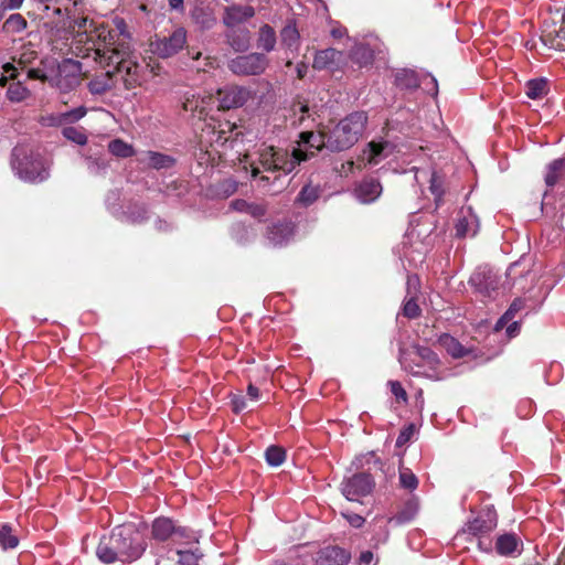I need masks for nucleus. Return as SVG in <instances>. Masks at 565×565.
I'll return each mask as SVG.
<instances>
[{
	"instance_id": "obj_39",
	"label": "nucleus",
	"mask_w": 565,
	"mask_h": 565,
	"mask_svg": "<svg viewBox=\"0 0 565 565\" xmlns=\"http://www.w3.org/2000/svg\"><path fill=\"white\" fill-rule=\"evenodd\" d=\"M19 545V537L13 533L10 525L3 524L0 527V546L2 550H12Z\"/></svg>"
},
{
	"instance_id": "obj_21",
	"label": "nucleus",
	"mask_w": 565,
	"mask_h": 565,
	"mask_svg": "<svg viewBox=\"0 0 565 565\" xmlns=\"http://www.w3.org/2000/svg\"><path fill=\"white\" fill-rule=\"evenodd\" d=\"M231 206L233 207V210L241 212V213H246L258 221H262L267 215V212H268L267 203L248 202L243 199L234 200L231 203Z\"/></svg>"
},
{
	"instance_id": "obj_62",
	"label": "nucleus",
	"mask_w": 565,
	"mask_h": 565,
	"mask_svg": "<svg viewBox=\"0 0 565 565\" xmlns=\"http://www.w3.org/2000/svg\"><path fill=\"white\" fill-rule=\"evenodd\" d=\"M2 70H3V71H2V73H1V74L7 75V77H8V78L13 79V78H15V77H17V75H18V70H17V67H15L13 64H11V63H6V64L2 66Z\"/></svg>"
},
{
	"instance_id": "obj_13",
	"label": "nucleus",
	"mask_w": 565,
	"mask_h": 565,
	"mask_svg": "<svg viewBox=\"0 0 565 565\" xmlns=\"http://www.w3.org/2000/svg\"><path fill=\"white\" fill-rule=\"evenodd\" d=\"M469 284L482 296L491 297L499 287V277L488 267H478L470 276Z\"/></svg>"
},
{
	"instance_id": "obj_16",
	"label": "nucleus",
	"mask_w": 565,
	"mask_h": 565,
	"mask_svg": "<svg viewBox=\"0 0 565 565\" xmlns=\"http://www.w3.org/2000/svg\"><path fill=\"white\" fill-rule=\"evenodd\" d=\"M351 554L335 545H330L321 548L316 557L315 563L316 565H345L350 562Z\"/></svg>"
},
{
	"instance_id": "obj_45",
	"label": "nucleus",
	"mask_w": 565,
	"mask_h": 565,
	"mask_svg": "<svg viewBox=\"0 0 565 565\" xmlns=\"http://www.w3.org/2000/svg\"><path fill=\"white\" fill-rule=\"evenodd\" d=\"M30 92L21 83H13L8 87L7 97L11 102H22L29 96Z\"/></svg>"
},
{
	"instance_id": "obj_8",
	"label": "nucleus",
	"mask_w": 565,
	"mask_h": 565,
	"mask_svg": "<svg viewBox=\"0 0 565 565\" xmlns=\"http://www.w3.org/2000/svg\"><path fill=\"white\" fill-rule=\"evenodd\" d=\"M269 64L263 53L237 55L227 62V68L237 76H257L265 72Z\"/></svg>"
},
{
	"instance_id": "obj_63",
	"label": "nucleus",
	"mask_w": 565,
	"mask_h": 565,
	"mask_svg": "<svg viewBox=\"0 0 565 565\" xmlns=\"http://www.w3.org/2000/svg\"><path fill=\"white\" fill-rule=\"evenodd\" d=\"M247 395L249 397L250 401H258L259 397H260V391L258 387H256L255 385H253L252 383L247 386Z\"/></svg>"
},
{
	"instance_id": "obj_59",
	"label": "nucleus",
	"mask_w": 565,
	"mask_h": 565,
	"mask_svg": "<svg viewBox=\"0 0 565 565\" xmlns=\"http://www.w3.org/2000/svg\"><path fill=\"white\" fill-rule=\"evenodd\" d=\"M26 76L30 79H39L41 82H46L49 79L45 72L39 67L29 68L26 72Z\"/></svg>"
},
{
	"instance_id": "obj_54",
	"label": "nucleus",
	"mask_w": 565,
	"mask_h": 565,
	"mask_svg": "<svg viewBox=\"0 0 565 565\" xmlns=\"http://www.w3.org/2000/svg\"><path fill=\"white\" fill-rule=\"evenodd\" d=\"M341 515L348 521V523L351 526L355 529L361 527L365 522V519L362 515L350 511L342 512Z\"/></svg>"
},
{
	"instance_id": "obj_56",
	"label": "nucleus",
	"mask_w": 565,
	"mask_h": 565,
	"mask_svg": "<svg viewBox=\"0 0 565 565\" xmlns=\"http://www.w3.org/2000/svg\"><path fill=\"white\" fill-rule=\"evenodd\" d=\"M77 26H78V30H83L85 33H88L87 34V44H92V42L89 41V35H90V32L94 30V29H90L92 26H96L94 25V21L93 20H89L88 18H81L77 22H76Z\"/></svg>"
},
{
	"instance_id": "obj_58",
	"label": "nucleus",
	"mask_w": 565,
	"mask_h": 565,
	"mask_svg": "<svg viewBox=\"0 0 565 565\" xmlns=\"http://www.w3.org/2000/svg\"><path fill=\"white\" fill-rule=\"evenodd\" d=\"M377 561L372 551H363L358 559L359 565H376Z\"/></svg>"
},
{
	"instance_id": "obj_23",
	"label": "nucleus",
	"mask_w": 565,
	"mask_h": 565,
	"mask_svg": "<svg viewBox=\"0 0 565 565\" xmlns=\"http://www.w3.org/2000/svg\"><path fill=\"white\" fill-rule=\"evenodd\" d=\"M292 235V225L288 222H278L267 227V239L274 246H280Z\"/></svg>"
},
{
	"instance_id": "obj_42",
	"label": "nucleus",
	"mask_w": 565,
	"mask_h": 565,
	"mask_svg": "<svg viewBox=\"0 0 565 565\" xmlns=\"http://www.w3.org/2000/svg\"><path fill=\"white\" fill-rule=\"evenodd\" d=\"M399 486L408 491H414L418 487V478L413 473L409 468L399 467Z\"/></svg>"
},
{
	"instance_id": "obj_49",
	"label": "nucleus",
	"mask_w": 565,
	"mask_h": 565,
	"mask_svg": "<svg viewBox=\"0 0 565 565\" xmlns=\"http://www.w3.org/2000/svg\"><path fill=\"white\" fill-rule=\"evenodd\" d=\"M414 434H415V425L414 424H408L407 426H405L399 431V434H398V436L396 438L395 446L398 447V448L403 447L404 445H406L412 439Z\"/></svg>"
},
{
	"instance_id": "obj_29",
	"label": "nucleus",
	"mask_w": 565,
	"mask_h": 565,
	"mask_svg": "<svg viewBox=\"0 0 565 565\" xmlns=\"http://www.w3.org/2000/svg\"><path fill=\"white\" fill-rule=\"evenodd\" d=\"M418 511V501L416 499H408L401 510L392 516L388 521L395 523L396 525H402L407 522H411Z\"/></svg>"
},
{
	"instance_id": "obj_50",
	"label": "nucleus",
	"mask_w": 565,
	"mask_h": 565,
	"mask_svg": "<svg viewBox=\"0 0 565 565\" xmlns=\"http://www.w3.org/2000/svg\"><path fill=\"white\" fill-rule=\"evenodd\" d=\"M180 565H200L199 556L190 551H178Z\"/></svg>"
},
{
	"instance_id": "obj_47",
	"label": "nucleus",
	"mask_w": 565,
	"mask_h": 565,
	"mask_svg": "<svg viewBox=\"0 0 565 565\" xmlns=\"http://www.w3.org/2000/svg\"><path fill=\"white\" fill-rule=\"evenodd\" d=\"M367 146H369V158H367L369 163L377 164L380 162V158L382 157L384 149L387 147V142L371 141Z\"/></svg>"
},
{
	"instance_id": "obj_53",
	"label": "nucleus",
	"mask_w": 565,
	"mask_h": 565,
	"mask_svg": "<svg viewBox=\"0 0 565 565\" xmlns=\"http://www.w3.org/2000/svg\"><path fill=\"white\" fill-rule=\"evenodd\" d=\"M232 411L235 414H239L247 407L246 398L242 394H234L231 397Z\"/></svg>"
},
{
	"instance_id": "obj_33",
	"label": "nucleus",
	"mask_w": 565,
	"mask_h": 565,
	"mask_svg": "<svg viewBox=\"0 0 565 565\" xmlns=\"http://www.w3.org/2000/svg\"><path fill=\"white\" fill-rule=\"evenodd\" d=\"M440 344L455 359L463 358L469 353V350H467L456 338L449 334H443L440 337Z\"/></svg>"
},
{
	"instance_id": "obj_19",
	"label": "nucleus",
	"mask_w": 565,
	"mask_h": 565,
	"mask_svg": "<svg viewBox=\"0 0 565 565\" xmlns=\"http://www.w3.org/2000/svg\"><path fill=\"white\" fill-rule=\"evenodd\" d=\"M224 36L235 52H246L250 46V32L245 26L227 28Z\"/></svg>"
},
{
	"instance_id": "obj_11",
	"label": "nucleus",
	"mask_w": 565,
	"mask_h": 565,
	"mask_svg": "<svg viewBox=\"0 0 565 565\" xmlns=\"http://www.w3.org/2000/svg\"><path fill=\"white\" fill-rule=\"evenodd\" d=\"M250 98V90L244 86L226 85L216 92L217 108L230 110L242 107Z\"/></svg>"
},
{
	"instance_id": "obj_4",
	"label": "nucleus",
	"mask_w": 565,
	"mask_h": 565,
	"mask_svg": "<svg viewBox=\"0 0 565 565\" xmlns=\"http://www.w3.org/2000/svg\"><path fill=\"white\" fill-rule=\"evenodd\" d=\"M11 164L19 177L25 181H43L47 177V171L39 154H34L26 147L18 146L12 150Z\"/></svg>"
},
{
	"instance_id": "obj_61",
	"label": "nucleus",
	"mask_w": 565,
	"mask_h": 565,
	"mask_svg": "<svg viewBox=\"0 0 565 565\" xmlns=\"http://www.w3.org/2000/svg\"><path fill=\"white\" fill-rule=\"evenodd\" d=\"M146 213V210L143 207H140L137 214H135L134 212H129L127 216L129 221L134 224L141 223L147 218Z\"/></svg>"
},
{
	"instance_id": "obj_51",
	"label": "nucleus",
	"mask_w": 565,
	"mask_h": 565,
	"mask_svg": "<svg viewBox=\"0 0 565 565\" xmlns=\"http://www.w3.org/2000/svg\"><path fill=\"white\" fill-rule=\"evenodd\" d=\"M388 385L391 387L392 394L396 397L397 402H407V393L398 381H390Z\"/></svg>"
},
{
	"instance_id": "obj_12",
	"label": "nucleus",
	"mask_w": 565,
	"mask_h": 565,
	"mask_svg": "<svg viewBox=\"0 0 565 565\" xmlns=\"http://www.w3.org/2000/svg\"><path fill=\"white\" fill-rule=\"evenodd\" d=\"M315 156V151H303L294 149L289 152L286 149L277 148L275 150V172L281 171L285 174L292 172L301 162L309 160Z\"/></svg>"
},
{
	"instance_id": "obj_31",
	"label": "nucleus",
	"mask_w": 565,
	"mask_h": 565,
	"mask_svg": "<svg viewBox=\"0 0 565 565\" xmlns=\"http://www.w3.org/2000/svg\"><path fill=\"white\" fill-rule=\"evenodd\" d=\"M277 42L276 32L269 24L260 26L257 38V47L265 51L271 52L275 49Z\"/></svg>"
},
{
	"instance_id": "obj_1",
	"label": "nucleus",
	"mask_w": 565,
	"mask_h": 565,
	"mask_svg": "<svg viewBox=\"0 0 565 565\" xmlns=\"http://www.w3.org/2000/svg\"><path fill=\"white\" fill-rule=\"evenodd\" d=\"M97 41H94V47H87L92 52L93 58L103 67H111L106 72L96 74L87 83L88 90L94 95H103L113 89L120 79L125 89H132L140 85V66L138 63L128 58V46L124 43H117L109 54V44H115L114 34L106 28H99L96 31Z\"/></svg>"
},
{
	"instance_id": "obj_41",
	"label": "nucleus",
	"mask_w": 565,
	"mask_h": 565,
	"mask_svg": "<svg viewBox=\"0 0 565 565\" xmlns=\"http://www.w3.org/2000/svg\"><path fill=\"white\" fill-rule=\"evenodd\" d=\"M108 150L111 154L119 158H129L135 153L132 146L121 139L111 140L108 145Z\"/></svg>"
},
{
	"instance_id": "obj_30",
	"label": "nucleus",
	"mask_w": 565,
	"mask_h": 565,
	"mask_svg": "<svg viewBox=\"0 0 565 565\" xmlns=\"http://www.w3.org/2000/svg\"><path fill=\"white\" fill-rule=\"evenodd\" d=\"M550 92L548 81L544 77L533 78L525 83V95L531 99H541Z\"/></svg>"
},
{
	"instance_id": "obj_25",
	"label": "nucleus",
	"mask_w": 565,
	"mask_h": 565,
	"mask_svg": "<svg viewBox=\"0 0 565 565\" xmlns=\"http://www.w3.org/2000/svg\"><path fill=\"white\" fill-rule=\"evenodd\" d=\"M394 84L399 89L415 90L419 87L420 81L415 71L402 68L394 74Z\"/></svg>"
},
{
	"instance_id": "obj_46",
	"label": "nucleus",
	"mask_w": 565,
	"mask_h": 565,
	"mask_svg": "<svg viewBox=\"0 0 565 565\" xmlns=\"http://www.w3.org/2000/svg\"><path fill=\"white\" fill-rule=\"evenodd\" d=\"M402 315L407 319H416L422 315V309L415 297H411L404 301Z\"/></svg>"
},
{
	"instance_id": "obj_55",
	"label": "nucleus",
	"mask_w": 565,
	"mask_h": 565,
	"mask_svg": "<svg viewBox=\"0 0 565 565\" xmlns=\"http://www.w3.org/2000/svg\"><path fill=\"white\" fill-rule=\"evenodd\" d=\"M74 84H77V78L75 76H60L56 79V86L64 92L71 89Z\"/></svg>"
},
{
	"instance_id": "obj_14",
	"label": "nucleus",
	"mask_w": 565,
	"mask_h": 565,
	"mask_svg": "<svg viewBox=\"0 0 565 565\" xmlns=\"http://www.w3.org/2000/svg\"><path fill=\"white\" fill-rule=\"evenodd\" d=\"M96 555L98 559L105 564H114L116 562L126 563L113 531L109 535L102 536L96 548Z\"/></svg>"
},
{
	"instance_id": "obj_27",
	"label": "nucleus",
	"mask_w": 565,
	"mask_h": 565,
	"mask_svg": "<svg viewBox=\"0 0 565 565\" xmlns=\"http://www.w3.org/2000/svg\"><path fill=\"white\" fill-rule=\"evenodd\" d=\"M300 142L317 151L327 148V127L323 126L320 128L318 134L312 131H302L300 134Z\"/></svg>"
},
{
	"instance_id": "obj_17",
	"label": "nucleus",
	"mask_w": 565,
	"mask_h": 565,
	"mask_svg": "<svg viewBox=\"0 0 565 565\" xmlns=\"http://www.w3.org/2000/svg\"><path fill=\"white\" fill-rule=\"evenodd\" d=\"M382 191L381 182L374 177L363 178L354 189L355 196L365 204L374 202Z\"/></svg>"
},
{
	"instance_id": "obj_38",
	"label": "nucleus",
	"mask_w": 565,
	"mask_h": 565,
	"mask_svg": "<svg viewBox=\"0 0 565 565\" xmlns=\"http://www.w3.org/2000/svg\"><path fill=\"white\" fill-rule=\"evenodd\" d=\"M26 26V20L20 13H13L4 21L2 29L7 33H20L24 31Z\"/></svg>"
},
{
	"instance_id": "obj_20",
	"label": "nucleus",
	"mask_w": 565,
	"mask_h": 565,
	"mask_svg": "<svg viewBox=\"0 0 565 565\" xmlns=\"http://www.w3.org/2000/svg\"><path fill=\"white\" fill-rule=\"evenodd\" d=\"M115 25H116L115 30L109 29L108 25H105L104 23L99 24L98 26H95L89 35V41L92 42L90 47H94V41H97V33H96L97 29L106 28L110 33L114 34V42H115V44H109V49H108L109 54H111V51H113L111 49L117 46V43H124L128 46V58H131L130 57V46H129V43L127 42V39L129 36L126 32V28H127L126 22L124 21V19H116Z\"/></svg>"
},
{
	"instance_id": "obj_60",
	"label": "nucleus",
	"mask_w": 565,
	"mask_h": 565,
	"mask_svg": "<svg viewBox=\"0 0 565 565\" xmlns=\"http://www.w3.org/2000/svg\"><path fill=\"white\" fill-rule=\"evenodd\" d=\"M86 114V109L83 107L75 108L65 114L66 119L70 121H77L83 118Z\"/></svg>"
},
{
	"instance_id": "obj_32",
	"label": "nucleus",
	"mask_w": 565,
	"mask_h": 565,
	"mask_svg": "<svg viewBox=\"0 0 565 565\" xmlns=\"http://www.w3.org/2000/svg\"><path fill=\"white\" fill-rule=\"evenodd\" d=\"M320 185H312L311 183H308L299 191L296 198V203L307 207L313 204L320 198Z\"/></svg>"
},
{
	"instance_id": "obj_57",
	"label": "nucleus",
	"mask_w": 565,
	"mask_h": 565,
	"mask_svg": "<svg viewBox=\"0 0 565 565\" xmlns=\"http://www.w3.org/2000/svg\"><path fill=\"white\" fill-rule=\"evenodd\" d=\"M524 307V302L521 299H515L509 309L503 315V319H513L515 313Z\"/></svg>"
},
{
	"instance_id": "obj_26",
	"label": "nucleus",
	"mask_w": 565,
	"mask_h": 565,
	"mask_svg": "<svg viewBox=\"0 0 565 565\" xmlns=\"http://www.w3.org/2000/svg\"><path fill=\"white\" fill-rule=\"evenodd\" d=\"M521 544L520 539L513 533H505L498 536L495 541V551L502 556H512Z\"/></svg>"
},
{
	"instance_id": "obj_28",
	"label": "nucleus",
	"mask_w": 565,
	"mask_h": 565,
	"mask_svg": "<svg viewBox=\"0 0 565 565\" xmlns=\"http://www.w3.org/2000/svg\"><path fill=\"white\" fill-rule=\"evenodd\" d=\"M191 18L201 30H210L216 24V18L210 8L195 7Z\"/></svg>"
},
{
	"instance_id": "obj_6",
	"label": "nucleus",
	"mask_w": 565,
	"mask_h": 565,
	"mask_svg": "<svg viewBox=\"0 0 565 565\" xmlns=\"http://www.w3.org/2000/svg\"><path fill=\"white\" fill-rule=\"evenodd\" d=\"M498 525L497 512L492 509L482 510L476 518L468 521L463 529L462 534H469L478 537V546L484 552L491 551V541L484 542L482 539L489 535Z\"/></svg>"
},
{
	"instance_id": "obj_24",
	"label": "nucleus",
	"mask_w": 565,
	"mask_h": 565,
	"mask_svg": "<svg viewBox=\"0 0 565 565\" xmlns=\"http://www.w3.org/2000/svg\"><path fill=\"white\" fill-rule=\"evenodd\" d=\"M342 52L333 47L318 51L315 55L312 67L315 70H326L339 63L342 58Z\"/></svg>"
},
{
	"instance_id": "obj_2",
	"label": "nucleus",
	"mask_w": 565,
	"mask_h": 565,
	"mask_svg": "<svg viewBox=\"0 0 565 565\" xmlns=\"http://www.w3.org/2000/svg\"><path fill=\"white\" fill-rule=\"evenodd\" d=\"M367 124L364 111H353L337 124L327 125V149L340 152L352 148L362 137Z\"/></svg>"
},
{
	"instance_id": "obj_34",
	"label": "nucleus",
	"mask_w": 565,
	"mask_h": 565,
	"mask_svg": "<svg viewBox=\"0 0 565 565\" xmlns=\"http://www.w3.org/2000/svg\"><path fill=\"white\" fill-rule=\"evenodd\" d=\"M182 107L184 111L190 113L193 117H196L200 120L205 119L207 116L204 100L195 97L194 95L186 97L182 104Z\"/></svg>"
},
{
	"instance_id": "obj_18",
	"label": "nucleus",
	"mask_w": 565,
	"mask_h": 565,
	"mask_svg": "<svg viewBox=\"0 0 565 565\" xmlns=\"http://www.w3.org/2000/svg\"><path fill=\"white\" fill-rule=\"evenodd\" d=\"M255 15L252 6H227L224 9L223 23L226 28H235Z\"/></svg>"
},
{
	"instance_id": "obj_10",
	"label": "nucleus",
	"mask_w": 565,
	"mask_h": 565,
	"mask_svg": "<svg viewBox=\"0 0 565 565\" xmlns=\"http://www.w3.org/2000/svg\"><path fill=\"white\" fill-rule=\"evenodd\" d=\"M375 487L374 478L366 472L354 473L341 483V492L349 501H359L369 495Z\"/></svg>"
},
{
	"instance_id": "obj_48",
	"label": "nucleus",
	"mask_w": 565,
	"mask_h": 565,
	"mask_svg": "<svg viewBox=\"0 0 565 565\" xmlns=\"http://www.w3.org/2000/svg\"><path fill=\"white\" fill-rule=\"evenodd\" d=\"M63 135L65 138L76 142L77 145H85L87 142V137L84 132L79 131L74 127H66L63 129Z\"/></svg>"
},
{
	"instance_id": "obj_44",
	"label": "nucleus",
	"mask_w": 565,
	"mask_h": 565,
	"mask_svg": "<svg viewBox=\"0 0 565 565\" xmlns=\"http://www.w3.org/2000/svg\"><path fill=\"white\" fill-rule=\"evenodd\" d=\"M429 190L431 194L435 196V202L438 204L443 195L444 191V178L439 175L436 171H433L429 180Z\"/></svg>"
},
{
	"instance_id": "obj_64",
	"label": "nucleus",
	"mask_w": 565,
	"mask_h": 565,
	"mask_svg": "<svg viewBox=\"0 0 565 565\" xmlns=\"http://www.w3.org/2000/svg\"><path fill=\"white\" fill-rule=\"evenodd\" d=\"M519 330H520V324H519V322L514 321L510 326H508L507 334L509 338H513L518 334Z\"/></svg>"
},
{
	"instance_id": "obj_52",
	"label": "nucleus",
	"mask_w": 565,
	"mask_h": 565,
	"mask_svg": "<svg viewBox=\"0 0 565 565\" xmlns=\"http://www.w3.org/2000/svg\"><path fill=\"white\" fill-rule=\"evenodd\" d=\"M38 58V53L32 49H24L19 57V65L22 67H26L32 64L34 60Z\"/></svg>"
},
{
	"instance_id": "obj_40",
	"label": "nucleus",
	"mask_w": 565,
	"mask_h": 565,
	"mask_svg": "<svg viewBox=\"0 0 565 565\" xmlns=\"http://www.w3.org/2000/svg\"><path fill=\"white\" fill-rule=\"evenodd\" d=\"M265 459L269 466L279 467L286 460V450L280 446L271 445L265 451Z\"/></svg>"
},
{
	"instance_id": "obj_43",
	"label": "nucleus",
	"mask_w": 565,
	"mask_h": 565,
	"mask_svg": "<svg viewBox=\"0 0 565 565\" xmlns=\"http://www.w3.org/2000/svg\"><path fill=\"white\" fill-rule=\"evenodd\" d=\"M351 58L360 66H366L372 64L374 56L367 46L359 45L352 51Z\"/></svg>"
},
{
	"instance_id": "obj_5",
	"label": "nucleus",
	"mask_w": 565,
	"mask_h": 565,
	"mask_svg": "<svg viewBox=\"0 0 565 565\" xmlns=\"http://www.w3.org/2000/svg\"><path fill=\"white\" fill-rule=\"evenodd\" d=\"M113 532L126 563L134 562L142 556L147 548V540L135 524L118 525Z\"/></svg>"
},
{
	"instance_id": "obj_3",
	"label": "nucleus",
	"mask_w": 565,
	"mask_h": 565,
	"mask_svg": "<svg viewBox=\"0 0 565 565\" xmlns=\"http://www.w3.org/2000/svg\"><path fill=\"white\" fill-rule=\"evenodd\" d=\"M399 361L404 369L414 376L429 379L436 377L428 374L427 371L435 372L440 365L438 355L430 348L422 345H413L411 349L403 351Z\"/></svg>"
},
{
	"instance_id": "obj_35",
	"label": "nucleus",
	"mask_w": 565,
	"mask_h": 565,
	"mask_svg": "<svg viewBox=\"0 0 565 565\" xmlns=\"http://www.w3.org/2000/svg\"><path fill=\"white\" fill-rule=\"evenodd\" d=\"M565 168V159H556L547 167L545 183L547 186H554L562 177Z\"/></svg>"
},
{
	"instance_id": "obj_37",
	"label": "nucleus",
	"mask_w": 565,
	"mask_h": 565,
	"mask_svg": "<svg viewBox=\"0 0 565 565\" xmlns=\"http://www.w3.org/2000/svg\"><path fill=\"white\" fill-rule=\"evenodd\" d=\"M281 44L288 49L297 47L299 41V32L295 24L288 23L280 31Z\"/></svg>"
},
{
	"instance_id": "obj_7",
	"label": "nucleus",
	"mask_w": 565,
	"mask_h": 565,
	"mask_svg": "<svg viewBox=\"0 0 565 565\" xmlns=\"http://www.w3.org/2000/svg\"><path fill=\"white\" fill-rule=\"evenodd\" d=\"M151 537L157 542L172 541L174 543L190 542L194 533L186 526L178 525L172 519L156 518L151 524Z\"/></svg>"
},
{
	"instance_id": "obj_36",
	"label": "nucleus",
	"mask_w": 565,
	"mask_h": 565,
	"mask_svg": "<svg viewBox=\"0 0 565 565\" xmlns=\"http://www.w3.org/2000/svg\"><path fill=\"white\" fill-rule=\"evenodd\" d=\"M149 164L153 169H169L172 168L175 164V159L171 156L163 154L156 151H149Z\"/></svg>"
},
{
	"instance_id": "obj_15",
	"label": "nucleus",
	"mask_w": 565,
	"mask_h": 565,
	"mask_svg": "<svg viewBox=\"0 0 565 565\" xmlns=\"http://www.w3.org/2000/svg\"><path fill=\"white\" fill-rule=\"evenodd\" d=\"M479 228V218L469 206L467 209H461L456 218L455 230L456 236L459 238H463L468 235L475 236Z\"/></svg>"
},
{
	"instance_id": "obj_9",
	"label": "nucleus",
	"mask_w": 565,
	"mask_h": 565,
	"mask_svg": "<svg viewBox=\"0 0 565 565\" xmlns=\"http://www.w3.org/2000/svg\"><path fill=\"white\" fill-rule=\"evenodd\" d=\"M186 43V31L184 28H177L169 36L159 38L150 42V51L161 58L175 55Z\"/></svg>"
},
{
	"instance_id": "obj_22",
	"label": "nucleus",
	"mask_w": 565,
	"mask_h": 565,
	"mask_svg": "<svg viewBox=\"0 0 565 565\" xmlns=\"http://www.w3.org/2000/svg\"><path fill=\"white\" fill-rule=\"evenodd\" d=\"M275 150L276 147L274 146H266L263 145L259 149V156H258V164L257 167H252V175L254 178H257L260 175L262 171L267 172H275Z\"/></svg>"
}]
</instances>
